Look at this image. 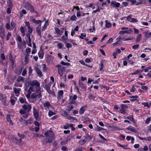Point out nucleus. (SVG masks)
Listing matches in <instances>:
<instances>
[{"instance_id": "7c9ffc66", "label": "nucleus", "mask_w": 151, "mask_h": 151, "mask_svg": "<svg viewBox=\"0 0 151 151\" xmlns=\"http://www.w3.org/2000/svg\"><path fill=\"white\" fill-rule=\"evenodd\" d=\"M35 91V89L32 86L30 87L28 89V92L32 93V92H34Z\"/></svg>"}, {"instance_id": "69168bd1", "label": "nucleus", "mask_w": 151, "mask_h": 151, "mask_svg": "<svg viewBox=\"0 0 151 151\" xmlns=\"http://www.w3.org/2000/svg\"><path fill=\"white\" fill-rule=\"evenodd\" d=\"M31 51V49L30 48H28L26 49L25 52L30 53Z\"/></svg>"}, {"instance_id": "a19ab883", "label": "nucleus", "mask_w": 151, "mask_h": 151, "mask_svg": "<svg viewBox=\"0 0 151 151\" xmlns=\"http://www.w3.org/2000/svg\"><path fill=\"white\" fill-rule=\"evenodd\" d=\"M55 114V112H52L51 110H50L48 112V115L50 116L52 115H54Z\"/></svg>"}, {"instance_id": "864d4df0", "label": "nucleus", "mask_w": 151, "mask_h": 151, "mask_svg": "<svg viewBox=\"0 0 151 151\" xmlns=\"http://www.w3.org/2000/svg\"><path fill=\"white\" fill-rule=\"evenodd\" d=\"M63 91L62 90L60 91L58 94V96H63Z\"/></svg>"}, {"instance_id": "052dcab7", "label": "nucleus", "mask_w": 151, "mask_h": 151, "mask_svg": "<svg viewBox=\"0 0 151 151\" xmlns=\"http://www.w3.org/2000/svg\"><path fill=\"white\" fill-rule=\"evenodd\" d=\"M19 113L21 114H23L24 115L26 113V111L25 110H20Z\"/></svg>"}, {"instance_id": "3c124183", "label": "nucleus", "mask_w": 151, "mask_h": 151, "mask_svg": "<svg viewBox=\"0 0 151 151\" xmlns=\"http://www.w3.org/2000/svg\"><path fill=\"white\" fill-rule=\"evenodd\" d=\"M145 37L147 38H149L151 36L150 32L149 33H146L145 35Z\"/></svg>"}, {"instance_id": "a18cd8bd", "label": "nucleus", "mask_w": 151, "mask_h": 151, "mask_svg": "<svg viewBox=\"0 0 151 151\" xmlns=\"http://www.w3.org/2000/svg\"><path fill=\"white\" fill-rule=\"evenodd\" d=\"M122 6H127L128 5V3L127 2H122Z\"/></svg>"}, {"instance_id": "f03ea898", "label": "nucleus", "mask_w": 151, "mask_h": 151, "mask_svg": "<svg viewBox=\"0 0 151 151\" xmlns=\"http://www.w3.org/2000/svg\"><path fill=\"white\" fill-rule=\"evenodd\" d=\"M44 134L48 137V139L46 141V143H48L52 142V139L54 138V134L53 132L51 131H48L46 132Z\"/></svg>"}, {"instance_id": "680f3d73", "label": "nucleus", "mask_w": 151, "mask_h": 151, "mask_svg": "<svg viewBox=\"0 0 151 151\" xmlns=\"http://www.w3.org/2000/svg\"><path fill=\"white\" fill-rule=\"evenodd\" d=\"M0 35L2 38H4L5 37V33L4 32L0 33Z\"/></svg>"}, {"instance_id": "c03bdc74", "label": "nucleus", "mask_w": 151, "mask_h": 151, "mask_svg": "<svg viewBox=\"0 0 151 151\" xmlns=\"http://www.w3.org/2000/svg\"><path fill=\"white\" fill-rule=\"evenodd\" d=\"M29 69V75H30L33 71V70L32 69L31 67H29L28 68Z\"/></svg>"}, {"instance_id": "603ef678", "label": "nucleus", "mask_w": 151, "mask_h": 151, "mask_svg": "<svg viewBox=\"0 0 151 151\" xmlns=\"http://www.w3.org/2000/svg\"><path fill=\"white\" fill-rule=\"evenodd\" d=\"M27 109L28 110V111H30L31 110L32 106L30 104H28L27 105Z\"/></svg>"}, {"instance_id": "c756f323", "label": "nucleus", "mask_w": 151, "mask_h": 151, "mask_svg": "<svg viewBox=\"0 0 151 151\" xmlns=\"http://www.w3.org/2000/svg\"><path fill=\"white\" fill-rule=\"evenodd\" d=\"M142 37V34H139L138 35L136 38V41L137 42H139L141 40V38Z\"/></svg>"}, {"instance_id": "f3484780", "label": "nucleus", "mask_w": 151, "mask_h": 151, "mask_svg": "<svg viewBox=\"0 0 151 151\" xmlns=\"http://www.w3.org/2000/svg\"><path fill=\"white\" fill-rule=\"evenodd\" d=\"M50 85L49 83L48 85H46L45 86V88L47 92L50 94L52 93V91L50 90Z\"/></svg>"}, {"instance_id": "338daca9", "label": "nucleus", "mask_w": 151, "mask_h": 151, "mask_svg": "<svg viewBox=\"0 0 151 151\" xmlns=\"http://www.w3.org/2000/svg\"><path fill=\"white\" fill-rule=\"evenodd\" d=\"M120 111L121 113L124 114L126 113V111L125 109H120Z\"/></svg>"}, {"instance_id": "a878e982", "label": "nucleus", "mask_w": 151, "mask_h": 151, "mask_svg": "<svg viewBox=\"0 0 151 151\" xmlns=\"http://www.w3.org/2000/svg\"><path fill=\"white\" fill-rule=\"evenodd\" d=\"M21 81H22V82H24V79L22 77L20 76L17 79V81L19 82Z\"/></svg>"}, {"instance_id": "e433bc0d", "label": "nucleus", "mask_w": 151, "mask_h": 151, "mask_svg": "<svg viewBox=\"0 0 151 151\" xmlns=\"http://www.w3.org/2000/svg\"><path fill=\"white\" fill-rule=\"evenodd\" d=\"M77 19V17L75 15H73L70 17V19L72 21H75Z\"/></svg>"}, {"instance_id": "39448f33", "label": "nucleus", "mask_w": 151, "mask_h": 151, "mask_svg": "<svg viewBox=\"0 0 151 151\" xmlns=\"http://www.w3.org/2000/svg\"><path fill=\"white\" fill-rule=\"evenodd\" d=\"M33 113L35 119L38 121L40 120V118L39 117L38 111L35 107H33Z\"/></svg>"}, {"instance_id": "0e129e2a", "label": "nucleus", "mask_w": 151, "mask_h": 151, "mask_svg": "<svg viewBox=\"0 0 151 151\" xmlns=\"http://www.w3.org/2000/svg\"><path fill=\"white\" fill-rule=\"evenodd\" d=\"M113 128V129L114 130H121V129L119 128L116 126L114 127Z\"/></svg>"}, {"instance_id": "2eb2a0df", "label": "nucleus", "mask_w": 151, "mask_h": 151, "mask_svg": "<svg viewBox=\"0 0 151 151\" xmlns=\"http://www.w3.org/2000/svg\"><path fill=\"white\" fill-rule=\"evenodd\" d=\"M42 105L45 108H47L49 109V107L51 106L50 102L48 101H47L45 102L42 103Z\"/></svg>"}, {"instance_id": "f257e3e1", "label": "nucleus", "mask_w": 151, "mask_h": 151, "mask_svg": "<svg viewBox=\"0 0 151 151\" xmlns=\"http://www.w3.org/2000/svg\"><path fill=\"white\" fill-rule=\"evenodd\" d=\"M40 90V87H39V88H37L36 90V92L31 95V98L32 99H35L36 100L40 99L42 97Z\"/></svg>"}, {"instance_id": "412c9836", "label": "nucleus", "mask_w": 151, "mask_h": 151, "mask_svg": "<svg viewBox=\"0 0 151 151\" xmlns=\"http://www.w3.org/2000/svg\"><path fill=\"white\" fill-rule=\"evenodd\" d=\"M73 106H68L67 107V109H66L68 112V113H70L71 110L73 109Z\"/></svg>"}, {"instance_id": "f704fd0d", "label": "nucleus", "mask_w": 151, "mask_h": 151, "mask_svg": "<svg viewBox=\"0 0 151 151\" xmlns=\"http://www.w3.org/2000/svg\"><path fill=\"white\" fill-rule=\"evenodd\" d=\"M9 59L10 60L12 61V64H13L14 63V61L13 59L11 54H10L9 55Z\"/></svg>"}, {"instance_id": "de8ad7c7", "label": "nucleus", "mask_w": 151, "mask_h": 151, "mask_svg": "<svg viewBox=\"0 0 151 151\" xmlns=\"http://www.w3.org/2000/svg\"><path fill=\"white\" fill-rule=\"evenodd\" d=\"M47 28V26L46 23L44 24V26L42 28V31H44Z\"/></svg>"}, {"instance_id": "49530a36", "label": "nucleus", "mask_w": 151, "mask_h": 151, "mask_svg": "<svg viewBox=\"0 0 151 151\" xmlns=\"http://www.w3.org/2000/svg\"><path fill=\"white\" fill-rule=\"evenodd\" d=\"M124 38L123 37H122L121 36H120L116 39V40L118 41H119L120 40H123Z\"/></svg>"}, {"instance_id": "c85d7f7f", "label": "nucleus", "mask_w": 151, "mask_h": 151, "mask_svg": "<svg viewBox=\"0 0 151 151\" xmlns=\"http://www.w3.org/2000/svg\"><path fill=\"white\" fill-rule=\"evenodd\" d=\"M6 98V96L2 94L0 92V100L2 101L4 100Z\"/></svg>"}, {"instance_id": "2f4dec72", "label": "nucleus", "mask_w": 151, "mask_h": 151, "mask_svg": "<svg viewBox=\"0 0 151 151\" xmlns=\"http://www.w3.org/2000/svg\"><path fill=\"white\" fill-rule=\"evenodd\" d=\"M69 113H68V111L66 109L65 110V111H64V116L67 117H68L69 116Z\"/></svg>"}, {"instance_id": "9b49d317", "label": "nucleus", "mask_w": 151, "mask_h": 151, "mask_svg": "<svg viewBox=\"0 0 151 151\" xmlns=\"http://www.w3.org/2000/svg\"><path fill=\"white\" fill-rule=\"evenodd\" d=\"M77 98V96L76 95H74L73 96H70V99L71 103L74 104L75 102V101L76 100Z\"/></svg>"}, {"instance_id": "79ce46f5", "label": "nucleus", "mask_w": 151, "mask_h": 151, "mask_svg": "<svg viewBox=\"0 0 151 151\" xmlns=\"http://www.w3.org/2000/svg\"><path fill=\"white\" fill-rule=\"evenodd\" d=\"M100 68L99 70H100L101 71L102 70L103 68L104 67V65L102 61H101V62L100 64Z\"/></svg>"}, {"instance_id": "4468645a", "label": "nucleus", "mask_w": 151, "mask_h": 151, "mask_svg": "<svg viewBox=\"0 0 151 151\" xmlns=\"http://www.w3.org/2000/svg\"><path fill=\"white\" fill-rule=\"evenodd\" d=\"M41 26L40 25H39L37 26L36 28V32L38 33L39 35L41 37Z\"/></svg>"}, {"instance_id": "13d9d810", "label": "nucleus", "mask_w": 151, "mask_h": 151, "mask_svg": "<svg viewBox=\"0 0 151 151\" xmlns=\"http://www.w3.org/2000/svg\"><path fill=\"white\" fill-rule=\"evenodd\" d=\"M137 21H138L137 19H136L132 18L131 19V20L130 22H137Z\"/></svg>"}, {"instance_id": "5fc2aeb1", "label": "nucleus", "mask_w": 151, "mask_h": 151, "mask_svg": "<svg viewBox=\"0 0 151 151\" xmlns=\"http://www.w3.org/2000/svg\"><path fill=\"white\" fill-rule=\"evenodd\" d=\"M6 28L7 29H9L10 28L9 23H6Z\"/></svg>"}, {"instance_id": "1a4fd4ad", "label": "nucleus", "mask_w": 151, "mask_h": 151, "mask_svg": "<svg viewBox=\"0 0 151 151\" xmlns=\"http://www.w3.org/2000/svg\"><path fill=\"white\" fill-rule=\"evenodd\" d=\"M35 70L38 76L39 77H41L42 76V72L38 67H35Z\"/></svg>"}, {"instance_id": "bf43d9fd", "label": "nucleus", "mask_w": 151, "mask_h": 151, "mask_svg": "<svg viewBox=\"0 0 151 151\" xmlns=\"http://www.w3.org/2000/svg\"><path fill=\"white\" fill-rule=\"evenodd\" d=\"M99 137L101 138V139H103L105 141H107V139L105 138L104 137H103L101 134H99Z\"/></svg>"}, {"instance_id": "37998d69", "label": "nucleus", "mask_w": 151, "mask_h": 151, "mask_svg": "<svg viewBox=\"0 0 151 151\" xmlns=\"http://www.w3.org/2000/svg\"><path fill=\"white\" fill-rule=\"evenodd\" d=\"M11 33L10 32H8L6 36V40L8 41L9 40V37H11Z\"/></svg>"}, {"instance_id": "6e6552de", "label": "nucleus", "mask_w": 151, "mask_h": 151, "mask_svg": "<svg viewBox=\"0 0 151 151\" xmlns=\"http://www.w3.org/2000/svg\"><path fill=\"white\" fill-rule=\"evenodd\" d=\"M13 91L15 94V95L17 96H18L20 93V92L21 91V89L20 88H16L14 87L13 88Z\"/></svg>"}, {"instance_id": "4c0bfd02", "label": "nucleus", "mask_w": 151, "mask_h": 151, "mask_svg": "<svg viewBox=\"0 0 151 151\" xmlns=\"http://www.w3.org/2000/svg\"><path fill=\"white\" fill-rule=\"evenodd\" d=\"M25 62L26 63H27L29 60V56H25Z\"/></svg>"}, {"instance_id": "aec40b11", "label": "nucleus", "mask_w": 151, "mask_h": 151, "mask_svg": "<svg viewBox=\"0 0 151 151\" xmlns=\"http://www.w3.org/2000/svg\"><path fill=\"white\" fill-rule=\"evenodd\" d=\"M6 120L8 122H9L11 124H13V123H12V121L11 119L10 115H7L6 116Z\"/></svg>"}, {"instance_id": "8fccbe9b", "label": "nucleus", "mask_w": 151, "mask_h": 151, "mask_svg": "<svg viewBox=\"0 0 151 151\" xmlns=\"http://www.w3.org/2000/svg\"><path fill=\"white\" fill-rule=\"evenodd\" d=\"M150 121V118H148L146 119L145 122V123L146 124H148L149 123Z\"/></svg>"}, {"instance_id": "7ed1b4c3", "label": "nucleus", "mask_w": 151, "mask_h": 151, "mask_svg": "<svg viewBox=\"0 0 151 151\" xmlns=\"http://www.w3.org/2000/svg\"><path fill=\"white\" fill-rule=\"evenodd\" d=\"M18 135L20 137L19 139H17L16 137H13V141L17 144H20L22 142V139L24 137V134H21L19 133H18Z\"/></svg>"}, {"instance_id": "58836bf2", "label": "nucleus", "mask_w": 151, "mask_h": 151, "mask_svg": "<svg viewBox=\"0 0 151 151\" xmlns=\"http://www.w3.org/2000/svg\"><path fill=\"white\" fill-rule=\"evenodd\" d=\"M121 107L122 108L121 109H125L127 108V106L126 104H122L121 105Z\"/></svg>"}, {"instance_id": "20e7f679", "label": "nucleus", "mask_w": 151, "mask_h": 151, "mask_svg": "<svg viewBox=\"0 0 151 151\" xmlns=\"http://www.w3.org/2000/svg\"><path fill=\"white\" fill-rule=\"evenodd\" d=\"M24 5L26 9L29 10L31 12H35V9L34 6L30 3H28V2H26Z\"/></svg>"}, {"instance_id": "473e14b6", "label": "nucleus", "mask_w": 151, "mask_h": 151, "mask_svg": "<svg viewBox=\"0 0 151 151\" xmlns=\"http://www.w3.org/2000/svg\"><path fill=\"white\" fill-rule=\"evenodd\" d=\"M66 119L72 121H74L76 119V118L75 117L70 116L66 117Z\"/></svg>"}, {"instance_id": "423d86ee", "label": "nucleus", "mask_w": 151, "mask_h": 151, "mask_svg": "<svg viewBox=\"0 0 151 151\" xmlns=\"http://www.w3.org/2000/svg\"><path fill=\"white\" fill-rule=\"evenodd\" d=\"M30 85L31 86H35L37 88L40 87V84L37 80H33L31 81L29 83Z\"/></svg>"}, {"instance_id": "a211bd4d", "label": "nucleus", "mask_w": 151, "mask_h": 151, "mask_svg": "<svg viewBox=\"0 0 151 151\" xmlns=\"http://www.w3.org/2000/svg\"><path fill=\"white\" fill-rule=\"evenodd\" d=\"M44 53L42 50L40 51L38 53V55L40 59H42L43 58Z\"/></svg>"}, {"instance_id": "ddd939ff", "label": "nucleus", "mask_w": 151, "mask_h": 151, "mask_svg": "<svg viewBox=\"0 0 151 151\" xmlns=\"http://www.w3.org/2000/svg\"><path fill=\"white\" fill-rule=\"evenodd\" d=\"M132 32V30L130 28L129 30H127L120 31L119 32V34H123L125 33L130 34Z\"/></svg>"}, {"instance_id": "c9c22d12", "label": "nucleus", "mask_w": 151, "mask_h": 151, "mask_svg": "<svg viewBox=\"0 0 151 151\" xmlns=\"http://www.w3.org/2000/svg\"><path fill=\"white\" fill-rule=\"evenodd\" d=\"M19 100L21 103L22 104H23L24 103V101H25V99H24L22 97H20L19 98Z\"/></svg>"}, {"instance_id": "4d7b16f0", "label": "nucleus", "mask_w": 151, "mask_h": 151, "mask_svg": "<svg viewBox=\"0 0 151 151\" xmlns=\"http://www.w3.org/2000/svg\"><path fill=\"white\" fill-rule=\"evenodd\" d=\"M27 74V71L26 69H24L23 70L22 75L24 76Z\"/></svg>"}, {"instance_id": "bb28decb", "label": "nucleus", "mask_w": 151, "mask_h": 151, "mask_svg": "<svg viewBox=\"0 0 151 151\" xmlns=\"http://www.w3.org/2000/svg\"><path fill=\"white\" fill-rule=\"evenodd\" d=\"M117 145L118 146L121 147L124 149H126V147L128 146V144L126 145H121L119 143H117Z\"/></svg>"}, {"instance_id": "ea45409f", "label": "nucleus", "mask_w": 151, "mask_h": 151, "mask_svg": "<svg viewBox=\"0 0 151 151\" xmlns=\"http://www.w3.org/2000/svg\"><path fill=\"white\" fill-rule=\"evenodd\" d=\"M11 26L13 28H14L16 25L15 22H13V21H12L11 23Z\"/></svg>"}, {"instance_id": "b1692460", "label": "nucleus", "mask_w": 151, "mask_h": 151, "mask_svg": "<svg viewBox=\"0 0 151 151\" xmlns=\"http://www.w3.org/2000/svg\"><path fill=\"white\" fill-rule=\"evenodd\" d=\"M79 86L80 87L84 89H85L86 88L85 85L82 82H79Z\"/></svg>"}, {"instance_id": "dca6fc26", "label": "nucleus", "mask_w": 151, "mask_h": 151, "mask_svg": "<svg viewBox=\"0 0 151 151\" xmlns=\"http://www.w3.org/2000/svg\"><path fill=\"white\" fill-rule=\"evenodd\" d=\"M127 129L128 130L134 133H137V130L135 129L134 127L131 126H129L127 128Z\"/></svg>"}, {"instance_id": "72a5a7b5", "label": "nucleus", "mask_w": 151, "mask_h": 151, "mask_svg": "<svg viewBox=\"0 0 151 151\" xmlns=\"http://www.w3.org/2000/svg\"><path fill=\"white\" fill-rule=\"evenodd\" d=\"M126 119H127L131 121L132 122H134L135 121L134 120V118L133 117H132L131 116H128L127 117Z\"/></svg>"}, {"instance_id": "5701e85b", "label": "nucleus", "mask_w": 151, "mask_h": 151, "mask_svg": "<svg viewBox=\"0 0 151 151\" xmlns=\"http://www.w3.org/2000/svg\"><path fill=\"white\" fill-rule=\"evenodd\" d=\"M129 97L130 98L132 99L130 100V101L132 102H133L135 100V99L138 98V97L137 96H130Z\"/></svg>"}, {"instance_id": "f8f14e48", "label": "nucleus", "mask_w": 151, "mask_h": 151, "mask_svg": "<svg viewBox=\"0 0 151 151\" xmlns=\"http://www.w3.org/2000/svg\"><path fill=\"white\" fill-rule=\"evenodd\" d=\"M86 107V106L84 105L82 106L79 110V114H83L84 113L85 111Z\"/></svg>"}, {"instance_id": "393cba45", "label": "nucleus", "mask_w": 151, "mask_h": 151, "mask_svg": "<svg viewBox=\"0 0 151 151\" xmlns=\"http://www.w3.org/2000/svg\"><path fill=\"white\" fill-rule=\"evenodd\" d=\"M63 96H58V101L59 102H60L61 103H63L64 102V100L63 99H62L63 98Z\"/></svg>"}, {"instance_id": "e2e57ef3", "label": "nucleus", "mask_w": 151, "mask_h": 151, "mask_svg": "<svg viewBox=\"0 0 151 151\" xmlns=\"http://www.w3.org/2000/svg\"><path fill=\"white\" fill-rule=\"evenodd\" d=\"M56 67H57L58 68V69H64V67H62L61 65H58L56 66Z\"/></svg>"}, {"instance_id": "cd10ccee", "label": "nucleus", "mask_w": 151, "mask_h": 151, "mask_svg": "<svg viewBox=\"0 0 151 151\" xmlns=\"http://www.w3.org/2000/svg\"><path fill=\"white\" fill-rule=\"evenodd\" d=\"M95 98L93 93H91L89 94L88 98L90 99H92Z\"/></svg>"}, {"instance_id": "6e6d98bb", "label": "nucleus", "mask_w": 151, "mask_h": 151, "mask_svg": "<svg viewBox=\"0 0 151 151\" xmlns=\"http://www.w3.org/2000/svg\"><path fill=\"white\" fill-rule=\"evenodd\" d=\"M20 29L21 33H24V29L22 26L20 27Z\"/></svg>"}, {"instance_id": "4be33fe9", "label": "nucleus", "mask_w": 151, "mask_h": 151, "mask_svg": "<svg viewBox=\"0 0 151 151\" xmlns=\"http://www.w3.org/2000/svg\"><path fill=\"white\" fill-rule=\"evenodd\" d=\"M63 71L64 69H58V73L61 76H63Z\"/></svg>"}, {"instance_id": "6ab92c4d", "label": "nucleus", "mask_w": 151, "mask_h": 151, "mask_svg": "<svg viewBox=\"0 0 151 151\" xmlns=\"http://www.w3.org/2000/svg\"><path fill=\"white\" fill-rule=\"evenodd\" d=\"M32 22L37 24H40L42 21L40 20H37L35 19H32Z\"/></svg>"}, {"instance_id": "0eeeda50", "label": "nucleus", "mask_w": 151, "mask_h": 151, "mask_svg": "<svg viewBox=\"0 0 151 151\" xmlns=\"http://www.w3.org/2000/svg\"><path fill=\"white\" fill-rule=\"evenodd\" d=\"M111 5L113 7L118 8L120 6V4L119 3L115 1H113L111 2Z\"/></svg>"}, {"instance_id": "09e8293b", "label": "nucleus", "mask_w": 151, "mask_h": 151, "mask_svg": "<svg viewBox=\"0 0 151 151\" xmlns=\"http://www.w3.org/2000/svg\"><path fill=\"white\" fill-rule=\"evenodd\" d=\"M139 47V45L138 44H137L133 45L132 47V48L133 49H135L138 48Z\"/></svg>"}, {"instance_id": "9d476101", "label": "nucleus", "mask_w": 151, "mask_h": 151, "mask_svg": "<svg viewBox=\"0 0 151 151\" xmlns=\"http://www.w3.org/2000/svg\"><path fill=\"white\" fill-rule=\"evenodd\" d=\"M47 61L49 63H52L54 60V57L51 55H48L47 57Z\"/></svg>"}, {"instance_id": "774afa93", "label": "nucleus", "mask_w": 151, "mask_h": 151, "mask_svg": "<svg viewBox=\"0 0 151 151\" xmlns=\"http://www.w3.org/2000/svg\"><path fill=\"white\" fill-rule=\"evenodd\" d=\"M113 41V39L112 38H110L109 40L107 41V43L109 44L111 43Z\"/></svg>"}]
</instances>
